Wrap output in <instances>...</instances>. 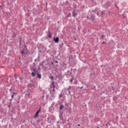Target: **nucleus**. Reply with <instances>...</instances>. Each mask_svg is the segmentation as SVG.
Instances as JSON below:
<instances>
[{
  "mask_svg": "<svg viewBox=\"0 0 128 128\" xmlns=\"http://www.w3.org/2000/svg\"><path fill=\"white\" fill-rule=\"evenodd\" d=\"M30 69L32 72L31 73V75L32 76H36V72H38V70H36V66L33 65H30Z\"/></svg>",
  "mask_w": 128,
  "mask_h": 128,
  "instance_id": "1",
  "label": "nucleus"
},
{
  "mask_svg": "<svg viewBox=\"0 0 128 128\" xmlns=\"http://www.w3.org/2000/svg\"><path fill=\"white\" fill-rule=\"evenodd\" d=\"M28 48H23L22 51H20V54L22 56H24V54H28Z\"/></svg>",
  "mask_w": 128,
  "mask_h": 128,
  "instance_id": "2",
  "label": "nucleus"
},
{
  "mask_svg": "<svg viewBox=\"0 0 128 128\" xmlns=\"http://www.w3.org/2000/svg\"><path fill=\"white\" fill-rule=\"evenodd\" d=\"M36 76L38 78H42V74H40V71L36 72Z\"/></svg>",
  "mask_w": 128,
  "mask_h": 128,
  "instance_id": "3",
  "label": "nucleus"
},
{
  "mask_svg": "<svg viewBox=\"0 0 128 128\" xmlns=\"http://www.w3.org/2000/svg\"><path fill=\"white\" fill-rule=\"evenodd\" d=\"M63 112H59V118L60 120H64V117L62 116Z\"/></svg>",
  "mask_w": 128,
  "mask_h": 128,
  "instance_id": "4",
  "label": "nucleus"
},
{
  "mask_svg": "<svg viewBox=\"0 0 128 128\" xmlns=\"http://www.w3.org/2000/svg\"><path fill=\"white\" fill-rule=\"evenodd\" d=\"M53 40L55 42L56 44H58L60 42V38L58 37H54Z\"/></svg>",
  "mask_w": 128,
  "mask_h": 128,
  "instance_id": "5",
  "label": "nucleus"
},
{
  "mask_svg": "<svg viewBox=\"0 0 128 128\" xmlns=\"http://www.w3.org/2000/svg\"><path fill=\"white\" fill-rule=\"evenodd\" d=\"M49 112L50 114H54V106H52V104L51 105V106L49 107Z\"/></svg>",
  "mask_w": 128,
  "mask_h": 128,
  "instance_id": "6",
  "label": "nucleus"
},
{
  "mask_svg": "<svg viewBox=\"0 0 128 128\" xmlns=\"http://www.w3.org/2000/svg\"><path fill=\"white\" fill-rule=\"evenodd\" d=\"M40 108H39V110H38L36 113V114L35 116H34V118H36V116H38V114H40Z\"/></svg>",
  "mask_w": 128,
  "mask_h": 128,
  "instance_id": "7",
  "label": "nucleus"
},
{
  "mask_svg": "<svg viewBox=\"0 0 128 128\" xmlns=\"http://www.w3.org/2000/svg\"><path fill=\"white\" fill-rule=\"evenodd\" d=\"M64 108V104H61L60 107L59 112H62V108Z\"/></svg>",
  "mask_w": 128,
  "mask_h": 128,
  "instance_id": "8",
  "label": "nucleus"
},
{
  "mask_svg": "<svg viewBox=\"0 0 128 128\" xmlns=\"http://www.w3.org/2000/svg\"><path fill=\"white\" fill-rule=\"evenodd\" d=\"M48 38H52V33H50V30L48 31Z\"/></svg>",
  "mask_w": 128,
  "mask_h": 128,
  "instance_id": "9",
  "label": "nucleus"
},
{
  "mask_svg": "<svg viewBox=\"0 0 128 128\" xmlns=\"http://www.w3.org/2000/svg\"><path fill=\"white\" fill-rule=\"evenodd\" d=\"M77 14H78V13L74 12V10L72 12V16H74V18H76Z\"/></svg>",
  "mask_w": 128,
  "mask_h": 128,
  "instance_id": "10",
  "label": "nucleus"
},
{
  "mask_svg": "<svg viewBox=\"0 0 128 128\" xmlns=\"http://www.w3.org/2000/svg\"><path fill=\"white\" fill-rule=\"evenodd\" d=\"M72 89V86H69L67 89V90L68 91V94L70 96V90Z\"/></svg>",
  "mask_w": 128,
  "mask_h": 128,
  "instance_id": "11",
  "label": "nucleus"
},
{
  "mask_svg": "<svg viewBox=\"0 0 128 128\" xmlns=\"http://www.w3.org/2000/svg\"><path fill=\"white\" fill-rule=\"evenodd\" d=\"M90 20H92V22H94V20H96V16H92L91 17H90Z\"/></svg>",
  "mask_w": 128,
  "mask_h": 128,
  "instance_id": "12",
  "label": "nucleus"
},
{
  "mask_svg": "<svg viewBox=\"0 0 128 128\" xmlns=\"http://www.w3.org/2000/svg\"><path fill=\"white\" fill-rule=\"evenodd\" d=\"M74 76H72V75L71 76V78L69 79V81L70 82H72V80H74Z\"/></svg>",
  "mask_w": 128,
  "mask_h": 128,
  "instance_id": "13",
  "label": "nucleus"
},
{
  "mask_svg": "<svg viewBox=\"0 0 128 128\" xmlns=\"http://www.w3.org/2000/svg\"><path fill=\"white\" fill-rule=\"evenodd\" d=\"M48 122H49V124H52V119H50V117H48Z\"/></svg>",
  "mask_w": 128,
  "mask_h": 128,
  "instance_id": "14",
  "label": "nucleus"
},
{
  "mask_svg": "<svg viewBox=\"0 0 128 128\" xmlns=\"http://www.w3.org/2000/svg\"><path fill=\"white\" fill-rule=\"evenodd\" d=\"M64 94L66 96H68V94H68V90H66V89L64 90Z\"/></svg>",
  "mask_w": 128,
  "mask_h": 128,
  "instance_id": "15",
  "label": "nucleus"
},
{
  "mask_svg": "<svg viewBox=\"0 0 128 128\" xmlns=\"http://www.w3.org/2000/svg\"><path fill=\"white\" fill-rule=\"evenodd\" d=\"M72 72H70L69 74H67V78H70V76H72Z\"/></svg>",
  "mask_w": 128,
  "mask_h": 128,
  "instance_id": "16",
  "label": "nucleus"
},
{
  "mask_svg": "<svg viewBox=\"0 0 128 128\" xmlns=\"http://www.w3.org/2000/svg\"><path fill=\"white\" fill-rule=\"evenodd\" d=\"M49 78L52 80H54V76H52V74H50V75L49 76Z\"/></svg>",
  "mask_w": 128,
  "mask_h": 128,
  "instance_id": "17",
  "label": "nucleus"
},
{
  "mask_svg": "<svg viewBox=\"0 0 128 128\" xmlns=\"http://www.w3.org/2000/svg\"><path fill=\"white\" fill-rule=\"evenodd\" d=\"M12 38H16V34L15 32H14L13 34L12 35Z\"/></svg>",
  "mask_w": 128,
  "mask_h": 128,
  "instance_id": "18",
  "label": "nucleus"
},
{
  "mask_svg": "<svg viewBox=\"0 0 128 128\" xmlns=\"http://www.w3.org/2000/svg\"><path fill=\"white\" fill-rule=\"evenodd\" d=\"M106 38V36L102 34L101 36H100V40H103Z\"/></svg>",
  "mask_w": 128,
  "mask_h": 128,
  "instance_id": "19",
  "label": "nucleus"
},
{
  "mask_svg": "<svg viewBox=\"0 0 128 128\" xmlns=\"http://www.w3.org/2000/svg\"><path fill=\"white\" fill-rule=\"evenodd\" d=\"M52 86V88H56V85H54V82H52L51 86Z\"/></svg>",
  "mask_w": 128,
  "mask_h": 128,
  "instance_id": "20",
  "label": "nucleus"
},
{
  "mask_svg": "<svg viewBox=\"0 0 128 128\" xmlns=\"http://www.w3.org/2000/svg\"><path fill=\"white\" fill-rule=\"evenodd\" d=\"M40 100H42V102H44V95H42L41 96Z\"/></svg>",
  "mask_w": 128,
  "mask_h": 128,
  "instance_id": "21",
  "label": "nucleus"
},
{
  "mask_svg": "<svg viewBox=\"0 0 128 128\" xmlns=\"http://www.w3.org/2000/svg\"><path fill=\"white\" fill-rule=\"evenodd\" d=\"M14 96H16V92H13L12 93V95L11 96V98H12V99L14 98Z\"/></svg>",
  "mask_w": 128,
  "mask_h": 128,
  "instance_id": "22",
  "label": "nucleus"
},
{
  "mask_svg": "<svg viewBox=\"0 0 128 128\" xmlns=\"http://www.w3.org/2000/svg\"><path fill=\"white\" fill-rule=\"evenodd\" d=\"M51 96L52 98H56V96H54V93H50Z\"/></svg>",
  "mask_w": 128,
  "mask_h": 128,
  "instance_id": "23",
  "label": "nucleus"
},
{
  "mask_svg": "<svg viewBox=\"0 0 128 128\" xmlns=\"http://www.w3.org/2000/svg\"><path fill=\"white\" fill-rule=\"evenodd\" d=\"M113 100L114 102H116V100H118V98L116 96H114L113 98Z\"/></svg>",
  "mask_w": 128,
  "mask_h": 128,
  "instance_id": "24",
  "label": "nucleus"
},
{
  "mask_svg": "<svg viewBox=\"0 0 128 128\" xmlns=\"http://www.w3.org/2000/svg\"><path fill=\"white\" fill-rule=\"evenodd\" d=\"M82 32H84V34H86V28L83 30Z\"/></svg>",
  "mask_w": 128,
  "mask_h": 128,
  "instance_id": "25",
  "label": "nucleus"
},
{
  "mask_svg": "<svg viewBox=\"0 0 128 128\" xmlns=\"http://www.w3.org/2000/svg\"><path fill=\"white\" fill-rule=\"evenodd\" d=\"M38 72H40V65L38 66Z\"/></svg>",
  "mask_w": 128,
  "mask_h": 128,
  "instance_id": "26",
  "label": "nucleus"
},
{
  "mask_svg": "<svg viewBox=\"0 0 128 128\" xmlns=\"http://www.w3.org/2000/svg\"><path fill=\"white\" fill-rule=\"evenodd\" d=\"M56 128H60V124H56Z\"/></svg>",
  "mask_w": 128,
  "mask_h": 128,
  "instance_id": "27",
  "label": "nucleus"
},
{
  "mask_svg": "<svg viewBox=\"0 0 128 128\" xmlns=\"http://www.w3.org/2000/svg\"><path fill=\"white\" fill-rule=\"evenodd\" d=\"M40 56H38V58H36L38 62H40Z\"/></svg>",
  "mask_w": 128,
  "mask_h": 128,
  "instance_id": "28",
  "label": "nucleus"
},
{
  "mask_svg": "<svg viewBox=\"0 0 128 128\" xmlns=\"http://www.w3.org/2000/svg\"><path fill=\"white\" fill-rule=\"evenodd\" d=\"M59 98H62V94L60 93V94L59 96Z\"/></svg>",
  "mask_w": 128,
  "mask_h": 128,
  "instance_id": "29",
  "label": "nucleus"
},
{
  "mask_svg": "<svg viewBox=\"0 0 128 128\" xmlns=\"http://www.w3.org/2000/svg\"><path fill=\"white\" fill-rule=\"evenodd\" d=\"M68 104H68V103H66V104H65V106H68Z\"/></svg>",
  "mask_w": 128,
  "mask_h": 128,
  "instance_id": "30",
  "label": "nucleus"
},
{
  "mask_svg": "<svg viewBox=\"0 0 128 128\" xmlns=\"http://www.w3.org/2000/svg\"><path fill=\"white\" fill-rule=\"evenodd\" d=\"M39 66H44V62H42V63H40Z\"/></svg>",
  "mask_w": 128,
  "mask_h": 128,
  "instance_id": "31",
  "label": "nucleus"
},
{
  "mask_svg": "<svg viewBox=\"0 0 128 128\" xmlns=\"http://www.w3.org/2000/svg\"><path fill=\"white\" fill-rule=\"evenodd\" d=\"M54 62H55L56 64H58V61L54 60Z\"/></svg>",
  "mask_w": 128,
  "mask_h": 128,
  "instance_id": "32",
  "label": "nucleus"
},
{
  "mask_svg": "<svg viewBox=\"0 0 128 128\" xmlns=\"http://www.w3.org/2000/svg\"><path fill=\"white\" fill-rule=\"evenodd\" d=\"M11 104H12V102H10L9 105H8V108H10Z\"/></svg>",
  "mask_w": 128,
  "mask_h": 128,
  "instance_id": "33",
  "label": "nucleus"
},
{
  "mask_svg": "<svg viewBox=\"0 0 128 128\" xmlns=\"http://www.w3.org/2000/svg\"><path fill=\"white\" fill-rule=\"evenodd\" d=\"M64 46V43H62L61 45H60V48H62V46Z\"/></svg>",
  "mask_w": 128,
  "mask_h": 128,
  "instance_id": "34",
  "label": "nucleus"
},
{
  "mask_svg": "<svg viewBox=\"0 0 128 128\" xmlns=\"http://www.w3.org/2000/svg\"><path fill=\"white\" fill-rule=\"evenodd\" d=\"M60 120L56 122L57 124H60Z\"/></svg>",
  "mask_w": 128,
  "mask_h": 128,
  "instance_id": "35",
  "label": "nucleus"
},
{
  "mask_svg": "<svg viewBox=\"0 0 128 128\" xmlns=\"http://www.w3.org/2000/svg\"><path fill=\"white\" fill-rule=\"evenodd\" d=\"M12 88H10V92H11V94H12Z\"/></svg>",
  "mask_w": 128,
  "mask_h": 128,
  "instance_id": "36",
  "label": "nucleus"
},
{
  "mask_svg": "<svg viewBox=\"0 0 128 128\" xmlns=\"http://www.w3.org/2000/svg\"><path fill=\"white\" fill-rule=\"evenodd\" d=\"M38 50L40 52H42V50H40V48H39Z\"/></svg>",
  "mask_w": 128,
  "mask_h": 128,
  "instance_id": "37",
  "label": "nucleus"
},
{
  "mask_svg": "<svg viewBox=\"0 0 128 128\" xmlns=\"http://www.w3.org/2000/svg\"><path fill=\"white\" fill-rule=\"evenodd\" d=\"M14 76L15 78H18V76H16V74H14Z\"/></svg>",
  "mask_w": 128,
  "mask_h": 128,
  "instance_id": "38",
  "label": "nucleus"
},
{
  "mask_svg": "<svg viewBox=\"0 0 128 128\" xmlns=\"http://www.w3.org/2000/svg\"><path fill=\"white\" fill-rule=\"evenodd\" d=\"M52 92H56V90H54V88H53Z\"/></svg>",
  "mask_w": 128,
  "mask_h": 128,
  "instance_id": "39",
  "label": "nucleus"
},
{
  "mask_svg": "<svg viewBox=\"0 0 128 128\" xmlns=\"http://www.w3.org/2000/svg\"><path fill=\"white\" fill-rule=\"evenodd\" d=\"M24 48H26V45H24Z\"/></svg>",
  "mask_w": 128,
  "mask_h": 128,
  "instance_id": "40",
  "label": "nucleus"
},
{
  "mask_svg": "<svg viewBox=\"0 0 128 128\" xmlns=\"http://www.w3.org/2000/svg\"><path fill=\"white\" fill-rule=\"evenodd\" d=\"M102 44H106V42H102Z\"/></svg>",
  "mask_w": 128,
  "mask_h": 128,
  "instance_id": "41",
  "label": "nucleus"
},
{
  "mask_svg": "<svg viewBox=\"0 0 128 128\" xmlns=\"http://www.w3.org/2000/svg\"><path fill=\"white\" fill-rule=\"evenodd\" d=\"M86 18H87L88 20H90V16H87Z\"/></svg>",
  "mask_w": 128,
  "mask_h": 128,
  "instance_id": "42",
  "label": "nucleus"
},
{
  "mask_svg": "<svg viewBox=\"0 0 128 128\" xmlns=\"http://www.w3.org/2000/svg\"><path fill=\"white\" fill-rule=\"evenodd\" d=\"M32 66H36V62H34V64Z\"/></svg>",
  "mask_w": 128,
  "mask_h": 128,
  "instance_id": "43",
  "label": "nucleus"
},
{
  "mask_svg": "<svg viewBox=\"0 0 128 128\" xmlns=\"http://www.w3.org/2000/svg\"><path fill=\"white\" fill-rule=\"evenodd\" d=\"M48 96H46V100H48Z\"/></svg>",
  "mask_w": 128,
  "mask_h": 128,
  "instance_id": "44",
  "label": "nucleus"
},
{
  "mask_svg": "<svg viewBox=\"0 0 128 128\" xmlns=\"http://www.w3.org/2000/svg\"><path fill=\"white\" fill-rule=\"evenodd\" d=\"M20 42H22V38H20Z\"/></svg>",
  "mask_w": 128,
  "mask_h": 128,
  "instance_id": "45",
  "label": "nucleus"
},
{
  "mask_svg": "<svg viewBox=\"0 0 128 128\" xmlns=\"http://www.w3.org/2000/svg\"><path fill=\"white\" fill-rule=\"evenodd\" d=\"M12 100V98L11 100H10V102H11Z\"/></svg>",
  "mask_w": 128,
  "mask_h": 128,
  "instance_id": "46",
  "label": "nucleus"
},
{
  "mask_svg": "<svg viewBox=\"0 0 128 128\" xmlns=\"http://www.w3.org/2000/svg\"><path fill=\"white\" fill-rule=\"evenodd\" d=\"M80 88L82 90V88H84V86H81Z\"/></svg>",
  "mask_w": 128,
  "mask_h": 128,
  "instance_id": "47",
  "label": "nucleus"
},
{
  "mask_svg": "<svg viewBox=\"0 0 128 128\" xmlns=\"http://www.w3.org/2000/svg\"><path fill=\"white\" fill-rule=\"evenodd\" d=\"M108 124H110V122H108L106 124V126H108Z\"/></svg>",
  "mask_w": 128,
  "mask_h": 128,
  "instance_id": "48",
  "label": "nucleus"
},
{
  "mask_svg": "<svg viewBox=\"0 0 128 128\" xmlns=\"http://www.w3.org/2000/svg\"><path fill=\"white\" fill-rule=\"evenodd\" d=\"M118 119V116L116 117V120Z\"/></svg>",
  "mask_w": 128,
  "mask_h": 128,
  "instance_id": "49",
  "label": "nucleus"
},
{
  "mask_svg": "<svg viewBox=\"0 0 128 128\" xmlns=\"http://www.w3.org/2000/svg\"><path fill=\"white\" fill-rule=\"evenodd\" d=\"M78 126H80V124H78Z\"/></svg>",
  "mask_w": 128,
  "mask_h": 128,
  "instance_id": "50",
  "label": "nucleus"
},
{
  "mask_svg": "<svg viewBox=\"0 0 128 128\" xmlns=\"http://www.w3.org/2000/svg\"><path fill=\"white\" fill-rule=\"evenodd\" d=\"M70 70H68V74H70Z\"/></svg>",
  "mask_w": 128,
  "mask_h": 128,
  "instance_id": "51",
  "label": "nucleus"
},
{
  "mask_svg": "<svg viewBox=\"0 0 128 128\" xmlns=\"http://www.w3.org/2000/svg\"><path fill=\"white\" fill-rule=\"evenodd\" d=\"M36 60H38L36 59L34 60V62H36Z\"/></svg>",
  "mask_w": 128,
  "mask_h": 128,
  "instance_id": "52",
  "label": "nucleus"
},
{
  "mask_svg": "<svg viewBox=\"0 0 128 128\" xmlns=\"http://www.w3.org/2000/svg\"><path fill=\"white\" fill-rule=\"evenodd\" d=\"M71 72L72 70V68H70Z\"/></svg>",
  "mask_w": 128,
  "mask_h": 128,
  "instance_id": "53",
  "label": "nucleus"
},
{
  "mask_svg": "<svg viewBox=\"0 0 128 128\" xmlns=\"http://www.w3.org/2000/svg\"><path fill=\"white\" fill-rule=\"evenodd\" d=\"M97 16H98V12H97Z\"/></svg>",
  "mask_w": 128,
  "mask_h": 128,
  "instance_id": "54",
  "label": "nucleus"
},
{
  "mask_svg": "<svg viewBox=\"0 0 128 128\" xmlns=\"http://www.w3.org/2000/svg\"><path fill=\"white\" fill-rule=\"evenodd\" d=\"M20 44H22V42H20Z\"/></svg>",
  "mask_w": 128,
  "mask_h": 128,
  "instance_id": "55",
  "label": "nucleus"
},
{
  "mask_svg": "<svg viewBox=\"0 0 128 128\" xmlns=\"http://www.w3.org/2000/svg\"><path fill=\"white\" fill-rule=\"evenodd\" d=\"M118 48H120V47L118 46H117Z\"/></svg>",
  "mask_w": 128,
  "mask_h": 128,
  "instance_id": "56",
  "label": "nucleus"
},
{
  "mask_svg": "<svg viewBox=\"0 0 128 128\" xmlns=\"http://www.w3.org/2000/svg\"><path fill=\"white\" fill-rule=\"evenodd\" d=\"M74 40H76V38H74Z\"/></svg>",
  "mask_w": 128,
  "mask_h": 128,
  "instance_id": "57",
  "label": "nucleus"
},
{
  "mask_svg": "<svg viewBox=\"0 0 128 128\" xmlns=\"http://www.w3.org/2000/svg\"><path fill=\"white\" fill-rule=\"evenodd\" d=\"M88 32H90V30H88Z\"/></svg>",
  "mask_w": 128,
  "mask_h": 128,
  "instance_id": "58",
  "label": "nucleus"
},
{
  "mask_svg": "<svg viewBox=\"0 0 128 128\" xmlns=\"http://www.w3.org/2000/svg\"><path fill=\"white\" fill-rule=\"evenodd\" d=\"M40 128V127H38V128Z\"/></svg>",
  "mask_w": 128,
  "mask_h": 128,
  "instance_id": "59",
  "label": "nucleus"
},
{
  "mask_svg": "<svg viewBox=\"0 0 128 128\" xmlns=\"http://www.w3.org/2000/svg\"><path fill=\"white\" fill-rule=\"evenodd\" d=\"M66 4H68V2H66Z\"/></svg>",
  "mask_w": 128,
  "mask_h": 128,
  "instance_id": "60",
  "label": "nucleus"
},
{
  "mask_svg": "<svg viewBox=\"0 0 128 128\" xmlns=\"http://www.w3.org/2000/svg\"><path fill=\"white\" fill-rule=\"evenodd\" d=\"M70 16V13L69 14Z\"/></svg>",
  "mask_w": 128,
  "mask_h": 128,
  "instance_id": "61",
  "label": "nucleus"
},
{
  "mask_svg": "<svg viewBox=\"0 0 128 128\" xmlns=\"http://www.w3.org/2000/svg\"><path fill=\"white\" fill-rule=\"evenodd\" d=\"M50 92H52V90H50Z\"/></svg>",
  "mask_w": 128,
  "mask_h": 128,
  "instance_id": "62",
  "label": "nucleus"
},
{
  "mask_svg": "<svg viewBox=\"0 0 128 128\" xmlns=\"http://www.w3.org/2000/svg\"><path fill=\"white\" fill-rule=\"evenodd\" d=\"M50 100H52V99H50Z\"/></svg>",
  "mask_w": 128,
  "mask_h": 128,
  "instance_id": "63",
  "label": "nucleus"
},
{
  "mask_svg": "<svg viewBox=\"0 0 128 128\" xmlns=\"http://www.w3.org/2000/svg\"><path fill=\"white\" fill-rule=\"evenodd\" d=\"M11 40H12V39H10Z\"/></svg>",
  "mask_w": 128,
  "mask_h": 128,
  "instance_id": "64",
  "label": "nucleus"
}]
</instances>
